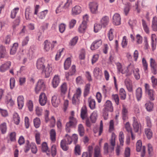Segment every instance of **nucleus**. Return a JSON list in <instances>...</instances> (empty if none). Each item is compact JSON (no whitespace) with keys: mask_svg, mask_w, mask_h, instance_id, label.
<instances>
[{"mask_svg":"<svg viewBox=\"0 0 157 157\" xmlns=\"http://www.w3.org/2000/svg\"><path fill=\"white\" fill-rule=\"evenodd\" d=\"M86 28V24L82 23L78 28V31L80 33H83L84 32Z\"/></svg>","mask_w":157,"mask_h":157,"instance_id":"54","label":"nucleus"},{"mask_svg":"<svg viewBox=\"0 0 157 157\" xmlns=\"http://www.w3.org/2000/svg\"><path fill=\"white\" fill-rule=\"evenodd\" d=\"M87 116V112L86 106H83L82 108L81 111V117L82 119L86 118Z\"/></svg>","mask_w":157,"mask_h":157,"instance_id":"22","label":"nucleus"},{"mask_svg":"<svg viewBox=\"0 0 157 157\" xmlns=\"http://www.w3.org/2000/svg\"><path fill=\"white\" fill-rule=\"evenodd\" d=\"M93 74L94 76L97 78H101L102 75L101 70L98 67H95L94 70Z\"/></svg>","mask_w":157,"mask_h":157,"instance_id":"20","label":"nucleus"},{"mask_svg":"<svg viewBox=\"0 0 157 157\" xmlns=\"http://www.w3.org/2000/svg\"><path fill=\"white\" fill-rule=\"evenodd\" d=\"M119 94L121 96V98L122 99L124 100L126 97V93L125 90L123 88L120 89Z\"/></svg>","mask_w":157,"mask_h":157,"instance_id":"51","label":"nucleus"},{"mask_svg":"<svg viewBox=\"0 0 157 157\" xmlns=\"http://www.w3.org/2000/svg\"><path fill=\"white\" fill-rule=\"evenodd\" d=\"M50 138L53 142H55L56 140V132L55 130L52 129L50 132Z\"/></svg>","mask_w":157,"mask_h":157,"instance_id":"35","label":"nucleus"},{"mask_svg":"<svg viewBox=\"0 0 157 157\" xmlns=\"http://www.w3.org/2000/svg\"><path fill=\"white\" fill-rule=\"evenodd\" d=\"M60 79L58 75H55L52 81V86L53 88H56L59 85Z\"/></svg>","mask_w":157,"mask_h":157,"instance_id":"25","label":"nucleus"},{"mask_svg":"<svg viewBox=\"0 0 157 157\" xmlns=\"http://www.w3.org/2000/svg\"><path fill=\"white\" fill-rule=\"evenodd\" d=\"M19 10V8L18 7H16L13 9L11 11V17L13 19L15 18Z\"/></svg>","mask_w":157,"mask_h":157,"instance_id":"44","label":"nucleus"},{"mask_svg":"<svg viewBox=\"0 0 157 157\" xmlns=\"http://www.w3.org/2000/svg\"><path fill=\"white\" fill-rule=\"evenodd\" d=\"M128 109L124 106H123L122 110V116L124 122L126 121L128 119Z\"/></svg>","mask_w":157,"mask_h":157,"instance_id":"16","label":"nucleus"},{"mask_svg":"<svg viewBox=\"0 0 157 157\" xmlns=\"http://www.w3.org/2000/svg\"><path fill=\"white\" fill-rule=\"evenodd\" d=\"M133 127L134 131L137 132L140 129V125L136 117H132Z\"/></svg>","mask_w":157,"mask_h":157,"instance_id":"13","label":"nucleus"},{"mask_svg":"<svg viewBox=\"0 0 157 157\" xmlns=\"http://www.w3.org/2000/svg\"><path fill=\"white\" fill-rule=\"evenodd\" d=\"M151 27L154 31H157V17L156 16H155L152 18Z\"/></svg>","mask_w":157,"mask_h":157,"instance_id":"29","label":"nucleus"},{"mask_svg":"<svg viewBox=\"0 0 157 157\" xmlns=\"http://www.w3.org/2000/svg\"><path fill=\"white\" fill-rule=\"evenodd\" d=\"M44 49L46 52L48 51L50 49H52L51 43L48 40L44 41Z\"/></svg>","mask_w":157,"mask_h":157,"instance_id":"28","label":"nucleus"},{"mask_svg":"<svg viewBox=\"0 0 157 157\" xmlns=\"http://www.w3.org/2000/svg\"><path fill=\"white\" fill-rule=\"evenodd\" d=\"M42 71L43 73H44L46 78L48 77L52 74V67L49 66H48L45 68L44 67Z\"/></svg>","mask_w":157,"mask_h":157,"instance_id":"14","label":"nucleus"},{"mask_svg":"<svg viewBox=\"0 0 157 157\" xmlns=\"http://www.w3.org/2000/svg\"><path fill=\"white\" fill-rule=\"evenodd\" d=\"M131 70L133 72L134 76L136 80H138L140 78V76L139 73V70L138 68L135 69L133 67V69L131 68Z\"/></svg>","mask_w":157,"mask_h":157,"instance_id":"31","label":"nucleus"},{"mask_svg":"<svg viewBox=\"0 0 157 157\" xmlns=\"http://www.w3.org/2000/svg\"><path fill=\"white\" fill-rule=\"evenodd\" d=\"M145 88L146 92L148 94L150 99L151 101L154 100L155 99V91L153 90L150 89L149 85L147 83L145 84Z\"/></svg>","mask_w":157,"mask_h":157,"instance_id":"6","label":"nucleus"},{"mask_svg":"<svg viewBox=\"0 0 157 157\" xmlns=\"http://www.w3.org/2000/svg\"><path fill=\"white\" fill-rule=\"evenodd\" d=\"M78 131L79 135L81 136L84 135V129L83 126L81 124L78 125Z\"/></svg>","mask_w":157,"mask_h":157,"instance_id":"47","label":"nucleus"},{"mask_svg":"<svg viewBox=\"0 0 157 157\" xmlns=\"http://www.w3.org/2000/svg\"><path fill=\"white\" fill-rule=\"evenodd\" d=\"M116 65L117 71L119 73H121L123 74H126V76H129L132 75V73L130 70L131 68L132 69L133 68V65L130 64L127 67H125L119 62L116 63Z\"/></svg>","mask_w":157,"mask_h":157,"instance_id":"1","label":"nucleus"},{"mask_svg":"<svg viewBox=\"0 0 157 157\" xmlns=\"http://www.w3.org/2000/svg\"><path fill=\"white\" fill-rule=\"evenodd\" d=\"M151 45L152 50H154L156 48V38L155 34H152L151 37Z\"/></svg>","mask_w":157,"mask_h":157,"instance_id":"26","label":"nucleus"},{"mask_svg":"<svg viewBox=\"0 0 157 157\" xmlns=\"http://www.w3.org/2000/svg\"><path fill=\"white\" fill-rule=\"evenodd\" d=\"M60 88L61 93L63 94H65L67 90V83L66 82H64L60 86Z\"/></svg>","mask_w":157,"mask_h":157,"instance_id":"46","label":"nucleus"},{"mask_svg":"<svg viewBox=\"0 0 157 157\" xmlns=\"http://www.w3.org/2000/svg\"><path fill=\"white\" fill-rule=\"evenodd\" d=\"M11 65V63L10 61L5 63L0 66V71L2 72H5L10 68Z\"/></svg>","mask_w":157,"mask_h":157,"instance_id":"17","label":"nucleus"},{"mask_svg":"<svg viewBox=\"0 0 157 157\" xmlns=\"http://www.w3.org/2000/svg\"><path fill=\"white\" fill-rule=\"evenodd\" d=\"M29 41V37L28 36L25 37L22 40V46H24L26 45Z\"/></svg>","mask_w":157,"mask_h":157,"instance_id":"64","label":"nucleus"},{"mask_svg":"<svg viewBox=\"0 0 157 157\" xmlns=\"http://www.w3.org/2000/svg\"><path fill=\"white\" fill-rule=\"evenodd\" d=\"M13 118L14 123L17 125L18 124L20 121L18 114L16 113H14L13 114Z\"/></svg>","mask_w":157,"mask_h":157,"instance_id":"36","label":"nucleus"},{"mask_svg":"<svg viewBox=\"0 0 157 157\" xmlns=\"http://www.w3.org/2000/svg\"><path fill=\"white\" fill-rule=\"evenodd\" d=\"M88 102L89 107L91 109H94L95 108V100L91 97H90L88 99Z\"/></svg>","mask_w":157,"mask_h":157,"instance_id":"30","label":"nucleus"},{"mask_svg":"<svg viewBox=\"0 0 157 157\" xmlns=\"http://www.w3.org/2000/svg\"><path fill=\"white\" fill-rule=\"evenodd\" d=\"M81 94V90L80 88H77L76 93L74 95L72 98V104L75 105H78L80 103V98Z\"/></svg>","mask_w":157,"mask_h":157,"instance_id":"5","label":"nucleus"},{"mask_svg":"<svg viewBox=\"0 0 157 157\" xmlns=\"http://www.w3.org/2000/svg\"><path fill=\"white\" fill-rule=\"evenodd\" d=\"M20 22V19L19 17H17L13 22L12 27L13 29H15L16 27L18 26Z\"/></svg>","mask_w":157,"mask_h":157,"instance_id":"58","label":"nucleus"},{"mask_svg":"<svg viewBox=\"0 0 157 157\" xmlns=\"http://www.w3.org/2000/svg\"><path fill=\"white\" fill-rule=\"evenodd\" d=\"M102 41L101 39L97 40L92 44L90 48L92 50H96L102 44Z\"/></svg>","mask_w":157,"mask_h":157,"instance_id":"11","label":"nucleus"},{"mask_svg":"<svg viewBox=\"0 0 157 157\" xmlns=\"http://www.w3.org/2000/svg\"><path fill=\"white\" fill-rule=\"evenodd\" d=\"M35 127L36 128H39L40 124V119L38 117H36L34 119L33 121Z\"/></svg>","mask_w":157,"mask_h":157,"instance_id":"55","label":"nucleus"},{"mask_svg":"<svg viewBox=\"0 0 157 157\" xmlns=\"http://www.w3.org/2000/svg\"><path fill=\"white\" fill-rule=\"evenodd\" d=\"M66 140H62L60 142V146L62 148L64 151H66L68 149V146L67 143H66Z\"/></svg>","mask_w":157,"mask_h":157,"instance_id":"37","label":"nucleus"},{"mask_svg":"<svg viewBox=\"0 0 157 157\" xmlns=\"http://www.w3.org/2000/svg\"><path fill=\"white\" fill-rule=\"evenodd\" d=\"M116 136L114 133H112L111 138L110 140V145L107 143H105L104 149V153L107 154L109 152H111L114 150V147L115 145V139Z\"/></svg>","mask_w":157,"mask_h":157,"instance_id":"2","label":"nucleus"},{"mask_svg":"<svg viewBox=\"0 0 157 157\" xmlns=\"http://www.w3.org/2000/svg\"><path fill=\"white\" fill-rule=\"evenodd\" d=\"M78 40V37L76 36L73 37L70 41L69 43L70 45L71 46L75 45L77 43Z\"/></svg>","mask_w":157,"mask_h":157,"instance_id":"56","label":"nucleus"},{"mask_svg":"<svg viewBox=\"0 0 157 157\" xmlns=\"http://www.w3.org/2000/svg\"><path fill=\"white\" fill-rule=\"evenodd\" d=\"M44 62V59L42 58H39L37 60L36 63V66L37 69L41 71L43 70L45 67Z\"/></svg>","mask_w":157,"mask_h":157,"instance_id":"12","label":"nucleus"},{"mask_svg":"<svg viewBox=\"0 0 157 157\" xmlns=\"http://www.w3.org/2000/svg\"><path fill=\"white\" fill-rule=\"evenodd\" d=\"M98 4L96 2H90L89 4V7L91 12L93 13H96L98 12Z\"/></svg>","mask_w":157,"mask_h":157,"instance_id":"9","label":"nucleus"},{"mask_svg":"<svg viewBox=\"0 0 157 157\" xmlns=\"http://www.w3.org/2000/svg\"><path fill=\"white\" fill-rule=\"evenodd\" d=\"M124 83L128 91L130 92H132V85L131 81L129 78H127L125 79Z\"/></svg>","mask_w":157,"mask_h":157,"instance_id":"15","label":"nucleus"},{"mask_svg":"<svg viewBox=\"0 0 157 157\" xmlns=\"http://www.w3.org/2000/svg\"><path fill=\"white\" fill-rule=\"evenodd\" d=\"M145 107L147 111H151L152 109L153 104L150 101H148L145 104Z\"/></svg>","mask_w":157,"mask_h":157,"instance_id":"49","label":"nucleus"},{"mask_svg":"<svg viewBox=\"0 0 157 157\" xmlns=\"http://www.w3.org/2000/svg\"><path fill=\"white\" fill-rule=\"evenodd\" d=\"M142 25L143 29L147 33H149V29L146 21L144 19L142 20Z\"/></svg>","mask_w":157,"mask_h":157,"instance_id":"43","label":"nucleus"},{"mask_svg":"<svg viewBox=\"0 0 157 157\" xmlns=\"http://www.w3.org/2000/svg\"><path fill=\"white\" fill-rule=\"evenodd\" d=\"M124 138L123 132L122 131L120 132L119 134V139L120 144L122 146L124 145Z\"/></svg>","mask_w":157,"mask_h":157,"instance_id":"42","label":"nucleus"},{"mask_svg":"<svg viewBox=\"0 0 157 157\" xmlns=\"http://www.w3.org/2000/svg\"><path fill=\"white\" fill-rule=\"evenodd\" d=\"M33 144H30L29 141L27 140L26 141V144L25 148V152H27L30 150V148L32 147Z\"/></svg>","mask_w":157,"mask_h":157,"instance_id":"57","label":"nucleus"},{"mask_svg":"<svg viewBox=\"0 0 157 157\" xmlns=\"http://www.w3.org/2000/svg\"><path fill=\"white\" fill-rule=\"evenodd\" d=\"M60 97L56 94L54 95L52 98L51 101L52 105L54 107H57L61 103Z\"/></svg>","mask_w":157,"mask_h":157,"instance_id":"8","label":"nucleus"},{"mask_svg":"<svg viewBox=\"0 0 157 157\" xmlns=\"http://www.w3.org/2000/svg\"><path fill=\"white\" fill-rule=\"evenodd\" d=\"M136 95L138 101H139L141 99L142 95V90L141 88L138 87L136 90Z\"/></svg>","mask_w":157,"mask_h":157,"instance_id":"24","label":"nucleus"},{"mask_svg":"<svg viewBox=\"0 0 157 157\" xmlns=\"http://www.w3.org/2000/svg\"><path fill=\"white\" fill-rule=\"evenodd\" d=\"M45 88L44 81L43 80H39L35 88V91L36 93L38 94L41 90L44 89Z\"/></svg>","mask_w":157,"mask_h":157,"instance_id":"7","label":"nucleus"},{"mask_svg":"<svg viewBox=\"0 0 157 157\" xmlns=\"http://www.w3.org/2000/svg\"><path fill=\"white\" fill-rule=\"evenodd\" d=\"M31 11L29 7H27L25 10V18L26 20H29V16L30 15Z\"/></svg>","mask_w":157,"mask_h":157,"instance_id":"52","label":"nucleus"},{"mask_svg":"<svg viewBox=\"0 0 157 157\" xmlns=\"http://www.w3.org/2000/svg\"><path fill=\"white\" fill-rule=\"evenodd\" d=\"M109 21V18L108 16L103 17L101 21V24L103 27H105L108 25Z\"/></svg>","mask_w":157,"mask_h":157,"instance_id":"33","label":"nucleus"},{"mask_svg":"<svg viewBox=\"0 0 157 157\" xmlns=\"http://www.w3.org/2000/svg\"><path fill=\"white\" fill-rule=\"evenodd\" d=\"M81 8L79 6H76L72 9V14L73 15H77L81 12Z\"/></svg>","mask_w":157,"mask_h":157,"instance_id":"23","label":"nucleus"},{"mask_svg":"<svg viewBox=\"0 0 157 157\" xmlns=\"http://www.w3.org/2000/svg\"><path fill=\"white\" fill-rule=\"evenodd\" d=\"M75 154L80 155L81 154V149L80 146L78 145H75Z\"/></svg>","mask_w":157,"mask_h":157,"instance_id":"61","label":"nucleus"},{"mask_svg":"<svg viewBox=\"0 0 157 157\" xmlns=\"http://www.w3.org/2000/svg\"><path fill=\"white\" fill-rule=\"evenodd\" d=\"M90 89V84H86L84 87L83 91V96L84 98L86 97L89 94Z\"/></svg>","mask_w":157,"mask_h":157,"instance_id":"32","label":"nucleus"},{"mask_svg":"<svg viewBox=\"0 0 157 157\" xmlns=\"http://www.w3.org/2000/svg\"><path fill=\"white\" fill-rule=\"evenodd\" d=\"M7 57V52L5 47L0 46V59L6 58Z\"/></svg>","mask_w":157,"mask_h":157,"instance_id":"19","label":"nucleus"},{"mask_svg":"<svg viewBox=\"0 0 157 157\" xmlns=\"http://www.w3.org/2000/svg\"><path fill=\"white\" fill-rule=\"evenodd\" d=\"M145 133L148 139H150L152 136V132L149 128H146L145 130Z\"/></svg>","mask_w":157,"mask_h":157,"instance_id":"53","label":"nucleus"},{"mask_svg":"<svg viewBox=\"0 0 157 157\" xmlns=\"http://www.w3.org/2000/svg\"><path fill=\"white\" fill-rule=\"evenodd\" d=\"M64 50V48H63L59 50V52L57 53L55 59L56 60H58L59 59L62 53L63 52Z\"/></svg>","mask_w":157,"mask_h":157,"instance_id":"63","label":"nucleus"},{"mask_svg":"<svg viewBox=\"0 0 157 157\" xmlns=\"http://www.w3.org/2000/svg\"><path fill=\"white\" fill-rule=\"evenodd\" d=\"M142 63H143V69L144 71L146 72L147 71V70L148 68V65L147 63L145 60V59L144 58H143L142 59Z\"/></svg>","mask_w":157,"mask_h":157,"instance_id":"60","label":"nucleus"},{"mask_svg":"<svg viewBox=\"0 0 157 157\" xmlns=\"http://www.w3.org/2000/svg\"><path fill=\"white\" fill-rule=\"evenodd\" d=\"M97 113L96 112H94L90 116V118L92 123H95L97 120Z\"/></svg>","mask_w":157,"mask_h":157,"instance_id":"45","label":"nucleus"},{"mask_svg":"<svg viewBox=\"0 0 157 157\" xmlns=\"http://www.w3.org/2000/svg\"><path fill=\"white\" fill-rule=\"evenodd\" d=\"M94 157H101L100 149L98 146H96L95 148Z\"/></svg>","mask_w":157,"mask_h":157,"instance_id":"39","label":"nucleus"},{"mask_svg":"<svg viewBox=\"0 0 157 157\" xmlns=\"http://www.w3.org/2000/svg\"><path fill=\"white\" fill-rule=\"evenodd\" d=\"M77 123V121L74 117H69V121L67 122L66 125V130L67 132H70L71 128L75 126Z\"/></svg>","mask_w":157,"mask_h":157,"instance_id":"4","label":"nucleus"},{"mask_svg":"<svg viewBox=\"0 0 157 157\" xmlns=\"http://www.w3.org/2000/svg\"><path fill=\"white\" fill-rule=\"evenodd\" d=\"M17 101L19 109H22L24 105V98L23 96H19L17 97Z\"/></svg>","mask_w":157,"mask_h":157,"instance_id":"21","label":"nucleus"},{"mask_svg":"<svg viewBox=\"0 0 157 157\" xmlns=\"http://www.w3.org/2000/svg\"><path fill=\"white\" fill-rule=\"evenodd\" d=\"M71 68L72 71H71L69 72H66L65 73V77L67 81L70 80V76L73 75L75 71V65H73Z\"/></svg>","mask_w":157,"mask_h":157,"instance_id":"27","label":"nucleus"},{"mask_svg":"<svg viewBox=\"0 0 157 157\" xmlns=\"http://www.w3.org/2000/svg\"><path fill=\"white\" fill-rule=\"evenodd\" d=\"M48 12V10H45L39 13L37 15L38 17L41 19H44L45 18L46 15Z\"/></svg>","mask_w":157,"mask_h":157,"instance_id":"38","label":"nucleus"},{"mask_svg":"<svg viewBox=\"0 0 157 157\" xmlns=\"http://www.w3.org/2000/svg\"><path fill=\"white\" fill-rule=\"evenodd\" d=\"M41 149L43 151L46 152L47 154L48 155V153H47V152H49L48 148L46 142H44L42 144Z\"/></svg>","mask_w":157,"mask_h":157,"instance_id":"50","label":"nucleus"},{"mask_svg":"<svg viewBox=\"0 0 157 157\" xmlns=\"http://www.w3.org/2000/svg\"><path fill=\"white\" fill-rule=\"evenodd\" d=\"M151 80L152 86L154 88L156 86H157V79L155 78L154 76H152L151 78Z\"/></svg>","mask_w":157,"mask_h":157,"instance_id":"62","label":"nucleus"},{"mask_svg":"<svg viewBox=\"0 0 157 157\" xmlns=\"http://www.w3.org/2000/svg\"><path fill=\"white\" fill-rule=\"evenodd\" d=\"M71 60L70 58H67L64 63V67L65 70L68 69L71 65Z\"/></svg>","mask_w":157,"mask_h":157,"instance_id":"41","label":"nucleus"},{"mask_svg":"<svg viewBox=\"0 0 157 157\" xmlns=\"http://www.w3.org/2000/svg\"><path fill=\"white\" fill-rule=\"evenodd\" d=\"M39 103L41 106L45 105L47 101V97L45 93L42 92L39 96Z\"/></svg>","mask_w":157,"mask_h":157,"instance_id":"10","label":"nucleus"},{"mask_svg":"<svg viewBox=\"0 0 157 157\" xmlns=\"http://www.w3.org/2000/svg\"><path fill=\"white\" fill-rule=\"evenodd\" d=\"M18 44L17 43H14L11 48L10 50V53L11 55L15 54L18 49Z\"/></svg>","mask_w":157,"mask_h":157,"instance_id":"34","label":"nucleus"},{"mask_svg":"<svg viewBox=\"0 0 157 157\" xmlns=\"http://www.w3.org/2000/svg\"><path fill=\"white\" fill-rule=\"evenodd\" d=\"M35 111L36 114L38 116H40L42 114L43 109L41 107L36 106L35 107Z\"/></svg>","mask_w":157,"mask_h":157,"instance_id":"48","label":"nucleus"},{"mask_svg":"<svg viewBox=\"0 0 157 157\" xmlns=\"http://www.w3.org/2000/svg\"><path fill=\"white\" fill-rule=\"evenodd\" d=\"M0 130L2 134H5L7 131V126L6 123H3L0 125Z\"/></svg>","mask_w":157,"mask_h":157,"instance_id":"40","label":"nucleus"},{"mask_svg":"<svg viewBox=\"0 0 157 157\" xmlns=\"http://www.w3.org/2000/svg\"><path fill=\"white\" fill-rule=\"evenodd\" d=\"M113 22L116 25H119L121 24V18L120 14L117 13L115 14L113 17Z\"/></svg>","mask_w":157,"mask_h":157,"instance_id":"18","label":"nucleus"},{"mask_svg":"<svg viewBox=\"0 0 157 157\" xmlns=\"http://www.w3.org/2000/svg\"><path fill=\"white\" fill-rule=\"evenodd\" d=\"M142 142L140 140H139L137 142L136 145V150L137 151L140 152L142 147Z\"/></svg>","mask_w":157,"mask_h":157,"instance_id":"59","label":"nucleus"},{"mask_svg":"<svg viewBox=\"0 0 157 157\" xmlns=\"http://www.w3.org/2000/svg\"><path fill=\"white\" fill-rule=\"evenodd\" d=\"M113 111V104L111 101L107 100L104 105L103 109V116L104 119L106 120L108 118L109 112H112Z\"/></svg>","mask_w":157,"mask_h":157,"instance_id":"3","label":"nucleus"}]
</instances>
